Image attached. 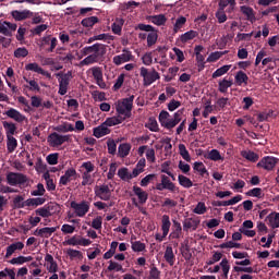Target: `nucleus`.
<instances>
[{
  "mask_svg": "<svg viewBox=\"0 0 279 279\" xmlns=\"http://www.w3.org/2000/svg\"><path fill=\"white\" fill-rule=\"evenodd\" d=\"M246 196L262 198L263 197V189L262 187L251 189L246 192Z\"/></svg>",
  "mask_w": 279,
  "mask_h": 279,
  "instance_id": "55",
  "label": "nucleus"
},
{
  "mask_svg": "<svg viewBox=\"0 0 279 279\" xmlns=\"http://www.w3.org/2000/svg\"><path fill=\"white\" fill-rule=\"evenodd\" d=\"M46 193L45 186L43 183L37 184V190L31 191V196H44Z\"/></svg>",
  "mask_w": 279,
  "mask_h": 279,
  "instance_id": "63",
  "label": "nucleus"
},
{
  "mask_svg": "<svg viewBox=\"0 0 279 279\" xmlns=\"http://www.w3.org/2000/svg\"><path fill=\"white\" fill-rule=\"evenodd\" d=\"M150 21L154 25H157L158 27H160L161 25H166L167 17L165 14L151 15Z\"/></svg>",
  "mask_w": 279,
  "mask_h": 279,
  "instance_id": "40",
  "label": "nucleus"
},
{
  "mask_svg": "<svg viewBox=\"0 0 279 279\" xmlns=\"http://www.w3.org/2000/svg\"><path fill=\"white\" fill-rule=\"evenodd\" d=\"M277 163H278L277 158L266 156L257 162V168H263L266 171H271L276 168Z\"/></svg>",
  "mask_w": 279,
  "mask_h": 279,
  "instance_id": "12",
  "label": "nucleus"
},
{
  "mask_svg": "<svg viewBox=\"0 0 279 279\" xmlns=\"http://www.w3.org/2000/svg\"><path fill=\"white\" fill-rule=\"evenodd\" d=\"M24 246H25L24 243L21 241L10 244L7 247L5 258H10L16 251H22Z\"/></svg>",
  "mask_w": 279,
  "mask_h": 279,
  "instance_id": "24",
  "label": "nucleus"
},
{
  "mask_svg": "<svg viewBox=\"0 0 279 279\" xmlns=\"http://www.w3.org/2000/svg\"><path fill=\"white\" fill-rule=\"evenodd\" d=\"M179 154L182 157V159L185 160L186 162L192 161L190 151L187 150V148L184 144H179Z\"/></svg>",
  "mask_w": 279,
  "mask_h": 279,
  "instance_id": "41",
  "label": "nucleus"
},
{
  "mask_svg": "<svg viewBox=\"0 0 279 279\" xmlns=\"http://www.w3.org/2000/svg\"><path fill=\"white\" fill-rule=\"evenodd\" d=\"M3 126L7 131V137L11 136L13 137V135L16 133V125L13 122H8V121H3Z\"/></svg>",
  "mask_w": 279,
  "mask_h": 279,
  "instance_id": "42",
  "label": "nucleus"
},
{
  "mask_svg": "<svg viewBox=\"0 0 279 279\" xmlns=\"http://www.w3.org/2000/svg\"><path fill=\"white\" fill-rule=\"evenodd\" d=\"M148 279H161V271L155 265H153L149 269Z\"/></svg>",
  "mask_w": 279,
  "mask_h": 279,
  "instance_id": "56",
  "label": "nucleus"
},
{
  "mask_svg": "<svg viewBox=\"0 0 279 279\" xmlns=\"http://www.w3.org/2000/svg\"><path fill=\"white\" fill-rule=\"evenodd\" d=\"M220 267L222 269L225 278H228V275L230 272L231 266L229 264L228 258H222L220 262Z\"/></svg>",
  "mask_w": 279,
  "mask_h": 279,
  "instance_id": "59",
  "label": "nucleus"
},
{
  "mask_svg": "<svg viewBox=\"0 0 279 279\" xmlns=\"http://www.w3.org/2000/svg\"><path fill=\"white\" fill-rule=\"evenodd\" d=\"M81 53L83 57H86L83 59V62H81L83 65H92L95 63H99L104 57L107 53V47L104 44L96 43L92 46H86L81 50Z\"/></svg>",
  "mask_w": 279,
  "mask_h": 279,
  "instance_id": "1",
  "label": "nucleus"
},
{
  "mask_svg": "<svg viewBox=\"0 0 279 279\" xmlns=\"http://www.w3.org/2000/svg\"><path fill=\"white\" fill-rule=\"evenodd\" d=\"M111 133V130L108 125L102 122L100 125L93 129V136L95 138H102Z\"/></svg>",
  "mask_w": 279,
  "mask_h": 279,
  "instance_id": "16",
  "label": "nucleus"
},
{
  "mask_svg": "<svg viewBox=\"0 0 279 279\" xmlns=\"http://www.w3.org/2000/svg\"><path fill=\"white\" fill-rule=\"evenodd\" d=\"M26 71H31V72H34V73H37L41 76H46L48 78L51 77V74L47 71H45L41 66H39L38 63H28L26 64Z\"/></svg>",
  "mask_w": 279,
  "mask_h": 279,
  "instance_id": "20",
  "label": "nucleus"
},
{
  "mask_svg": "<svg viewBox=\"0 0 279 279\" xmlns=\"http://www.w3.org/2000/svg\"><path fill=\"white\" fill-rule=\"evenodd\" d=\"M131 149H132V145L129 144V143H122L118 146V156L120 158H126L130 153H131Z\"/></svg>",
  "mask_w": 279,
  "mask_h": 279,
  "instance_id": "26",
  "label": "nucleus"
},
{
  "mask_svg": "<svg viewBox=\"0 0 279 279\" xmlns=\"http://www.w3.org/2000/svg\"><path fill=\"white\" fill-rule=\"evenodd\" d=\"M182 233L181 222L173 220V232L171 233L172 239H179Z\"/></svg>",
  "mask_w": 279,
  "mask_h": 279,
  "instance_id": "54",
  "label": "nucleus"
},
{
  "mask_svg": "<svg viewBox=\"0 0 279 279\" xmlns=\"http://www.w3.org/2000/svg\"><path fill=\"white\" fill-rule=\"evenodd\" d=\"M5 116L17 123H23L26 120V117L14 108H10L5 111Z\"/></svg>",
  "mask_w": 279,
  "mask_h": 279,
  "instance_id": "19",
  "label": "nucleus"
},
{
  "mask_svg": "<svg viewBox=\"0 0 279 279\" xmlns=\"http://www.w3.org/2000/svg\"><path fill=\"white\" fill-rule=\"evenodd\" d=\"M119 242L117 241H112L110 243V248L104 254V259L108 260L110 258H112L116 254V251L118 248Z\"/></svg>",
  "mask_w": 279,
  "mask_h": 279,
  "instance_id": "38",
  "label": "nucleus"
},
{
  "mask_svg": "<svg viewBox=\"0 0 279 279\" xmlns=\"http://www.w3.org/2000/svg\"><path fill=\"white\" fill-rule=\"evenodd\" d=\"M57 80L59 81V95L65 96L69 90L71 81L73 80V72L68 71L66 73H57Z\"/></svg>",
  "mask_w": 279,
  "mask_h": 279,
  "instance_id": "3",
  "label": "nucleus"
},
{
  "mask_svg": "<svg viewBox=\"0 0 279 279\" xmlns=\"http://www.w3.org/2000/svg\"><path fill=\"white\" fill-rule=\"evenodd\" d=\"M54 131L59 133H69V132H74L75 128L72 123H65L54 128Z\"/></svg>",
  "mask_w": 279,
  "mask_h": 279,
  "instance_id": "46",
  "label": "nucleus"
},
{
  "mask_svg": "<svg viewBox=\"0 0 279 279\" xmlns=\"http://www.w3.org/2000/svg\"><path fill=\"white\" fill-rule=\"evenodd\" d=\"M131 250L135 253H141L146 250V244L142 241H131Z\"/></svg>",
  "mask_w": 279,
  "mask_h": 279,
  "instance_id": "44",
  "label": "nucleus"
},
{
  "mask_svg": "<svg viewBox=\"0 0 279 279\" xmlns=\"http://www.w3.org/2000/svg\"><path fill=\"white\" fill-rule=\"evenodd\" d=\"M197 36L198 33L196 31H189L180 36V41L185 44L189 43V40H194V38H197Z\"/></svg>",
  "mask_w": 279,
  "mask_h": 279,
  "instance_id": "34",
  "label": "nucleus"
},
{
  "mask_svg": "<svg viewBox=\"0 0 279 279\" xmlns=\"http://www.w3.org/2000/svg\"><path fill=\"white\" fill-rule=\"evenodd\" d=\"M158 121L160 125L166 130H172L179 125V123L173 118L170 119V113L166 110L160 111Z\"/></svg>",
  "mask_w": 279,
  "mask_h": 279,
  "instance_id": "8",
  "label": "nucleus"
},
{
  "mask_svg": "<svg viewBox=\"0 0 279 279\" xmlns=\"http://www.w3.org/2000/svg\"><path fill=\"white\" fill-rule=\"evenodd\" d=\"M132 190H133L134 195L138 199V204L144 205L147 203L148 193L146 191H144L142 187H140L137 185H133Z\"/></svg>",
  "mask_w": 279,
  "mask_h": 279,
  "instance_id": "18",
  "label": "nucleus"
},
{
  "mask_svg": "<svg viewBox=\"0 0 279 279\" xmlns=\"http://www.w3.org/2000/svg\"><path fill=\"white\" fill-rule=\"evenodd\" d=\"M126 119L121 116V114H118V116H114V117H110V118H107L104 123H106V125L108 128H112V126H117V125H120L122 124Z\"/></svg>",
  "mask_w": 279,
  "mask_h": 279,
  "instance_id": "22",
  "label": "nucleus"
},
{
  "mask_svg": "<svg viewBox=\"0 0 279 279\" xmlns=\"http://www.w3.org/2000/svg\"><path fill=\"white\" fill-rule=\"evenodd\" d=\"M178 182H179L180 186H182L184 189L193 187V181L183 174L178 175Z\"/></svg>",
  "mask_w": 279,
  "mask_h": 279,
  "instance_id": "36",
  "label": "nucleus"
},
{
  "mask_svg": "<svg viewBox=\"0 0 279 279\" xmlns=\"http://www.w3.org/2000/svg\"><path fill=\"white\" fill-rule=\"evenodd\" d=\"M59 229V226L57 227H44L39 230H37V236L44 238V239H49L53 233L57 232Z\"/></svg>",
  "mask_w": 279,
  "mask_h": 279,
  "instance_id": "21",
  "label": "nucleus"
},
{
  "mask_svg": "<svg viewBox=\"0 0 279 279\" xmlns=\"http://www.w3.org/2000/svg\"><path fill=\"white\" fill-rule=\"evenodd\" d=\"M124 80H125V75L124 74H120L117 77V80H116V82H114V84L112 86V90L113 92L120 90L122 88L123 84H124Z\"/></svg>",
  "mask_w": 279,
  "mask_h": 279,
  "instance_id": "58",
  "label": "nucleus"
},
{
  "mask_svg": "<svg viewBox=\"0 0 279 279\" xmlns=\"http://www.w3.org/2000/svg\"><path fill=\"white\" fill-rule=\"evenodd\" d=\"M215 16H216L218 23H226L228 21L226 11L222 9H218L217 12L215 13Z\"/></svg>",
  "mask_w": 279,
  "mask_h": 279,
  "instance_id": "62",
  "label": "nucleus"
},
{
  "mask_svg": "<svg viewBox=\"0 0 279 279\" xmlns=\"http://www.w3.org/2000/svg\"><path fill=\"white\" fill-rule=\"evenodd\" d=\"M193 170L197 171L201 177L209 175L207 168L205 167L204 162L195 161L193 166Z\"/></svg>",
  "mask_w": 279,
  "mask_h": 279,
  "instance_id": "35",
  "label": "nucleus"
},
{
  "mask_svg": "<svg viewBox=\"0 0 279 279\" xmlns=\"http://www.w3.org/2000/svg\"><path fill=\"white\" fill-rule=\"evenodd\" d=\"M70 208L74 209L76 217L84 218L89 213L90 203L88 201H81V203L72 201L70 202Z\"/></svg>",
  "mask_w": 279,
  "mask_h": 279,
  "instance_id": "5",
  "label": "nucleus"
},
{
  "mask_svg": "<svg viewBox=\"0 0 279 279\" xmlns=\"http://www.w3.org/2000/svg\"><path fill=\"white\" fill-rule=\"evenodd\" d=\"M59 160V154L52 153L46 157V161H48V165L50 166H57Z\"/></svg>",
  "mask_w": 279,
  "mask_h": 279,
  "instance_id": "64",
  "label": "nucleus"
},
{
  "mask_svg": "<svg viewBox=\"0 0 279 279\" xmlns=\"http://www.w3.org/2000/svg\"><path fill=\"white\" fill-rule=\"evenodd\" d=\"M94 195L102 202H109L112 193L108 184L95 185Z\"/></svg>",
  "mask_w": 279,
  "mask_h": 279,
  "instance_id": "7",
  "label": "nucleus"
},
{
  "mask_svg": "<svg viewBox=\"0 0 279 279\" xmlns=\"http://www.w3.org/2000/svg\"><path fill=\"white\" fill-rule=\"evenodd\" d=\"M250 81L248 75L243 71H238L234 76V82L238 86L247 85Z\"/></svg>",
  "mask_w": 279,
  "mask_h": 279,
  "instance_id": "27",
  "label": "nucleus"
},
{
  "mask_svg": "<svg viewBox=\"0 0 279 279\" xmlns=\"http://www.w3.org/2000/svg\"><path fill=\"white\" fill-rule=\"evenodd\" d=\"M231 12H233L235 5H236V0H219L218 2V10H226L228 8Z\"/></svg>",
  "mask_w": 279,
  "mask_h": 279,
  "instance_id": "30",
  "label": "nucleus"
},
{
  "mask_svg": "<svg viewBox=\"0 0 279 279\" xmlns=\"http://www.w3.org/2000/svg\"><path fill=\"white\" fill-rule=\"evenodd\" d=\"M7 181L11 186L24 185L27 183V177L23 173L10 172L7 175Z\"/></svg>",
  "mask_w": 279,
  "mask_h": 279,
  "instance_id": "10",
  "label": "nucleus"
},
{
  "mask_svg": "<svg viewBox=\"0 0 279 279\" xmlns=\"http://www.w3.org/2000/svg\"><path fill=\"white\" fill-rule=\"evenodd\" d=\"M17 148V141L14 136L9 135L8 137V151L9 154H13Z\"/></svg>",
  "mask_w": 279,
  "mask_h": 279,
  "instance_id": "51",
  "label": "nucleus"
},
{
  "mask_svg": "<svg viewBox=\"0 0 279 279\" xmlns=\"http://www.w3.org/2000/svg\"><path fill=\"white\" fill-rule=\"evenodd\" d=\"M34 259L33 256H23V255H20L17 257H13L11 260H10V264L11 265H24L26 263H29Z\"/></svg>",
  "mask_w": 279,
  "mask_h": 279,
  "instance_id": "32",
  "label": "nucleus"
},
{
  "mask_svg": "<svg viewBox=\"0 0 279 279\" xmlns=\"http://www.w3.org/2000/svg\"><path fill=\"white\" fill-rule=\"evenodd\" d=\"M77 171L75 168L65 170V174L59 179V185L66 186L70 182L76 179Z\"/></svg>",
  "mask_w": 279,
  "mask_h": 279,
  "instance_id": "15",
  "label": "nucleus"
},
{
  "mask_svg": "<svg viewBox=\"0 0 279 279\" xmlns=\"http://www.w3.org/2000/svg\"><path fill=\"white\" fill-rule=\"evenodd\" d=\"M160 183H156L155 189L159 192L165 190L169 191L170 193L179 192V187L170 180V178L166 174L160 175Z\"/></svg>",
  "mask_w": 279,
  "mask_h": 279,
  "instance_id": "6",
  "label": "nucleus"
},
{
  "mask_svg": "<svg viewBox=\"0 0 279 279\" xmlns=\"http://www.w3.org/2000/svg\"><path fill=\"white\" fill-rule=\"evenodd\" d=\"M185 23H186V17H184V16L178 17L173 25L174 34H178V32H180V29H182V27L185 25Z\"/></svg>",
  "mask_w": 279,
  "mask_h": 279,
  "instance_id": "52",
  "label": "nucleus"
},
{
  "mask_svg": "<svg viewBox=\"0 0 279 279\" xmlns=\"http://www.w3.org/2000/svg\"><path fill=\"white\" fill-rule=\"evenodd\" d=\"M229 105V98L220 97L216 100L215 110H223Z\"/></svg>",
  "mask_w": 279,
  "mask_h": 279,
  "instance_id": "49",
  "label": "nucleus"
},
{
  "mask_svg": "<svg viewBox=\"0 0 279 279\" xmlns=\"http://www.w3.org/2000/svg\"><path fill=\"white\" fill-rule=\"evenodd\" d=\"M25 207H27V204L23 195H17L13 198V208L23 209Z\"/></svg>",
  "mask_w": 279,
  "mask_h": 279,
  "instance_id": "37",
  "label": "nucleus"
},
{
  "mask_svg": "<svg viewBox=\"0 0 279 279\" xmlns=\"http://www.w3.org/2000/svg\"><path fill=\"white\" fill-rule=\"evenodd\" d=\"M133 60V54L130 50L123 49L121 54L114 56L112 62L114 65L120 66L124 63L131 62Z\"/></svg>",
  "mask_w": 279,
  "mask_h": 279,
  "instance_id": "13",
  "label": "nucleus"
},
{
  "mask_svg": "<svg viewBox=\"0 0 279 279\" xmlns=\"http://www.w3.org/2000/svg\"><path fill=\"white\" fill-rule=\"evenodd\" d=\"M232 86H233L232 81H228L227 78H223L218 83V92L220 94H227L228 89L231 88Z\"/></svg>",
  "mask_w": 279,
  "mask_h": 279,
  "instance_id": "31",
  "label": "nucleus"
},
{
  "mask_svg": "<svg viewBox=\"0 0 279 279\" xmlns=\"http://www.w3.org/2000/svg\"><path fill=\"white\" fill-rule=\"evenodd\" d=\"M193 213L196 215H205L207 213L206 204L204 202H198L193 209Z\"/></svg>",
  "mask_w": 279,
  "mask_h": 279,
  "instance_id": "60",
  "label": "nucleus"
},
{
  "mask_svg": "<svg viewBox=\"0 0 279 279\" xmlns=\"http://www.w3.org/2000/svg\"><path fill=\"white\" fill-rule=\"evenodd\" d=\"M107 150L108 154L114 156L117 154V143L113 138L107 141Z\"/></svg>",
  "mask_w": 279,
  "mask_h": 279,
  "instance_id": "57",
  "label": "nucleus"
},
{
  "mask_svg": "<svg viewBox=\"0 0 279 279\" xmlns=\"http://www.w3.org/2000/svg\"><path fill=\"white\" fill-rule=\"evenodd\" d=\"M269 225L272 229L279 228V213L270 214L268 216Z\"/></svg>",
  "mask_w": 279,
  "mask_h": 279,
  "instance_id": "48",
  "label": "nucleus"
},
{
  "mask_svg": "<svg viewBox=\"0 0 279 279\" xmlns=\"http://www.w3.org/2000/svg\"><path fill=\"white\" fill-rule=\"evenodd\" d=\"M11 15L13 17V21L21 22V21H27V19H33L34 12L28 9H24L22 11L13 10L11 12Z\"/></svg>",
  "mask_w": 279,
  "mask_h": 279,
  "instance_id": "14",
  "label": "nucleus"
},
{
  "mask_svg": "<svg viewBox=\"0 0 279 279\" xmlns=\"http://www.w3.org/2000/svg\"><path fill=\"white\" fill-rule=\"evenodd\" d=\"M226 54H228V51L211 52L207 58V62H211V63L217 62L218 60H220Z\"/></svg>",
  "mask_w": 279,
  "mask_h": 279,
  "instance_id": "45",
  "label": "nucleus"
},
{
  "mask_svg": "<svg viewBox=\"0 0 279 279\" xmlns=\"http://www.w3.org/2000/svg\"><path fill=\"white\" fill-rule=\"evenodd\" d=\"M240 12L246 16L245 21H248L250 23H256V14L253 8L247 7V5H242L240 7Z\"/></svg>",
  "mask_w": 279,
  "mask_h": 279,
  "instance_id": "17",
  "label": "nucleus"
},
{
  "mask_svg": "<svg viewBox=\"0 0 279 279\" xmlns=\"http://www.w3.org/2000/svg\"><path fill=\"white\" fill-rule=\"evenodd\" d=\"M242 158L246 159L250 162H257L259 160V155L252 150H242L241 151Z\"/></svg>",
  "mask_w": 279,
  "mask_h": 279,
  "instance_id": "28",
  "label": "nucleus"
},
{
  "mask_svg": "<svg viewBox=\"0 0 279 279\" xmlns=\"http://www.w3.org/2000/svg\"><path fill=\"white\" fill-rule=\"evenodd\" d=\"M71 142V135H61L57 132L50 133L48 135V143H50V146L52 147H60L64 143H70Z\"/></svg>",
  "mask_w": 279,
  "mask_h": 279,
  "instance_id": "9",
  "label": "nucleus"
},
{
  "mask_svg": "<svg viewBox=\"0 0 279 279\" xmlns=\"http://www.w3.org/2000/svg\"><path fill=\"white\" fill-rule=\"evenodd\" d=\"M232 69V65H222L221 68L217 69L213 74H211V78L213 80H217L219 77L225 76L226 74L229 73V71Z\"/></svg>",
  "mask_w": 279,
  "mask_h": 279,
  "instance_id": "29",
  "label": "nucleus"
},
{
  "mask_svg": "<svg viewBox=\"0 0 279 279\" xmlns=\"http://www.w3.org/2000/svg\"><path fill=\"white\" fill-rule=\"evenodd\" d=\"M135 96L131 95L126 98H123L116 105V112L119 116H122L125 119H130L132 117L133 104Z\"/></svg>",
  "mask_w": 279,
  "mask_h": 279,
  "instance_id": "2",
  "label": "nucleus"
},
{
  "mask_svg": "<svg viewBox=\"0 0 279 279\" xmlns=\"http://www.w3.org/2000/svg\"><path fill=\"white\" fill-rule=\"evenodd\" d=\"M207 159L214 162H218L220 160H223L220 151L218 149H211L209 150L208 155H207Z\"/></svg>",
  "mask_w": 279,
  "mask_h": 279,
  "instance_id": "43",
  "label": "nucleus"
},
{
  "mask_svg": "<svg viewBox=\"0 0 279 279\" xmlns=\"http://www.w3.org/2000/svg\"><path fill=\"white\" fill-rule=\"evenodd\" d=\"M140 76L143 78L145 87L151 86L155 82L160 80V74L156 70L148 71L147 68L140 69Z\"/></svg>",
  "mask_w": 279,
  "mask_h": 279,
  "instance_id": "4",
  "label": "nucleus"
},
{
  "mask_svg": "<svg viewBox=\"0 0 279 279\" xmlns=\"http://www.w3.org/2000/svg\"><path fill=\"white\" fill-rule=\"evenodd\" d=\"M163 259L169 266H174L175 264V255L173 253V247L171 245L166 246V251L163 253Z\"/></svg>",
  "mask_w": 279,
  "mask_h": 279,
  "instance_id": "23",
  "label": "nucleus"
},
{
  "mask_svg": "<svg viewBox=\"0 0 279 279\" xmlns=\"http://www.w3.org/2000/svg\"><path fill=\"white\" fill-rule=\"evenodd\" d=\"M117 174H118L119 179L122 180V181H130L131 180V178H130L131 173L129 172V169L126 167L120 168L118 170Z\"/></svg>",
  "mask_w": 279,
  "mask_h": 279,
  "instance_id": "53",
  "label": "nucleus"
},
{
  "mask_svg": "<svg viewBox=\"0 0 279 279\" xmlns=\"http://www.w3.org/2000/svg\"><path fill=\"white\" fill-rule=\"evenodd\" d=\"M46 203L45 197H33L26 199V207H38L43 206Z\"/></svg>",
  "mask_w": 279,
  "mask_h": 279,
  "instance_id": "33",
  "label": "nucleus"
},
{
  "mask_svg": "<svg viewBox=\"0 0 279 279\" xmlns=\"http://www.w3.org/2000/svg\"><path fill=\"white\" fill-rule=\"evenodd\" d=\"M171 228V221L169 215H162L161 217V231L162 238H167Z\"/></svg>",
  "mask_w": 279,
  "mask_h": 279,
  "instance_id": "25",
  "label": "nucleus"
},
{
  "mask_svg": "<svg viewBox=\"0 0 279 279\" xmlns=\"http://www.w3.org/2000/svg\"><path fill=\"white\" fill-rule=\"evenodd\" d=\"M158 40V31L154 29L147 34V47H153Z\"/></svg>",
  "mask_w": 279,
  "mask_h": 279,
  "instance_id": "47",
  "label": "nucleus"
},
{
  "mask_svg": "<svg viewBox=\"0 0 279 279\" xmlns=\"http://www.w3.org/2000/svg\"><path fill=\"white\" fill-rule=\"evenodd\" d=\"M196 230L197 228V221L194 220L193 218H187L183 222V231H189L190 229Z\"/></svg>",
  "mask_w": 279,
  "mask_h": 279,
  "instance_id": "50",
  "label": "nucleus"
},
{
  "mask_svg": "<svg viewBox=\"0 0 279 279\" xmlns=\"http://www.w3.org/2000/svg\"><path fill=\"white\" fill-rule=\"evenodd\" d=\"M96 23H99V17L98 16H89V17H85L81 21V25H83V27H94V25H96Z\"/></svg>",
  "mask_w": 279,
  "mask_h": 279,
  "instance_id": "39",
  "label": "nucleus"
},
{
  "mask_svg": "<svg viewBox=\"0 0 279 279\" xmlns=\"http://www.w3.org/2000/svg\"><path fill=\"white\" fill-rule=\"evenodd\" d=\"M58 208L57 204L50 203L35 209V215L41 218H49L53 216V210Z\"/></svg>",
  "mask_w": 279,
  "mask_h": 279,
  "instance_id": "11",
  "label": "nucleus"
},
{
  "mask_svg": "<svg viewBox=\"0 0 279 279\" xmlns=\"http://www.w3.org/2000/svg\"><path fill=\"white\" fill-rule=\"evenodd\" d=\"M29 54L28 50L25 47L15 49V52H13V57L15 59H22L26 58Z\"/></svg>",
  "mask_w": 279,
  "mask_h": 279,
  "instance_id": "61",
  "label": "nucleus"
}]
</instances>
